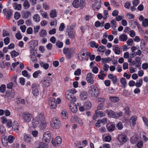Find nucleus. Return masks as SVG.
<instances>
[{
	"label": "nucleus",
	"mask_w": 148,
	"mask_h": 148,
	"mask_svg": "<svg viewBox=\"0 0 148 148\" xmlns=\"http://www.w3.org/2000/svg\"><path fill=\"white\" fill-rule=\"evenodd\" d=\"M39 35L41 37H44L47 35L46 30L44 29H41L39 32Z\"/></svg>",
	"instance_id": "28"
},
{
	"label": "nucleus",
	"mask_w": 148,
	"mask_h": 148,
	"mask_svg": "<svg viewBox=\"0 0 148 148\" xmlns=\"http://www.w3.org/2000/svg\"><path fill=\"white\" fill-rule=\"evenodd\" d=\"M32 126L34 127H36L38 125H39V123L38 122V121H36L35 118L32 119Z\"/></svg>",
	"instance_id": "46"
},
{
	"label": "nucleus",
	"mask_w": 148,
	"mask_h": 148,
	"mask_svg": "<svg viewBox=\"0 0 148 148\" xmlns=\"http://www.w3.org/2000/svg\"><path fill=\"white\" fill-rule=\"evenodd\" d=\"M105 47L104 46H101L98 47V50L100 52H103L105 51Z\"/></svg>",
	"instance_id": "63"
},
{
	"label": "nucleus",
	"mask_w": 148,
	"mask_h": 148,
	"mask_svg": "<svg viewBox=\"0 0 148 148\" xmlns=\"http://www.w3.org/2000/svg\"><path fill=\"white\" fill-rule=\"evenodd\" d=\"M23 140L25 143H29L32 141V139L29 135L25 134H24Z\"/></svg>",
	"instance_id": "19"
},
{
	"label": "nucleus",
	"mask_w": 148,
	"mask_h": 148,
	"mask_svg": "<svg viewBox=\"0 0 148 148\" xmlns=\"http://www.w3.org/2000/svg\"><path fill=\"white\" fill-rule=\"evenodd\" d=\"M39 64L41 67L45 70L47 69L49 66V65L48 64L44 63L42 61H40Z\"/></svg>",
	"instance_id": "31"
},
{
	"label": "nucleus",
	"mask_w": 148,
	"mask_h": 148,
	"mask_svg": "<svg viewBox=\"0 0 148 148\" xmlns=\"http://www.w3.org/2000/svg\"><path fill=\"white\" fill-rule=\"evenodd\" d=\"M33 20L36 22H39L40 21V17L38 14H35L33 16Z\"/></svg>",
	"instance_id": "35"
},
{
	"label": "nucleus",
	"mask_w": 148,
	"mask_h": 148,
	"mask_svg": "<svg viewBox=\"0 0 148 148\" xmlns=\"http://www.w3.org/2000/svg\"><path fill=\"white\" fill-rule=\"evenodd\" d=\"M63 52L66 57L69 59H71L75 53L74 48L73 47L64 48L63 49Z\"/></svg>",
	"instance_id": "6"
},
{
	"label": "nucleus",
	"mask_w": 148,
	"mask_h": 148,
	"mask_svg": "<svg viewBox=\"0 0 148 148\" xmlns=\"http://www.w3.org/2000/svg\"><path fill=\"white\" fill-rule=\"evenodd\" d=\"M22 75L27 78H29L31 77L30 74L26 70H24L22 72Z\"/></svg>",
	"instance_id": "39"
},
{
	"label": "nucleus",
	"mask_w": 148,
	"mask_h": 148,
	"mask_svg": "<svg viewBox=\"0 0 148 148\" xmlns=\"http://www.w3.org/2000/svg\"><path fill=\"white\" fill-rule=\"evenodd\" d=\"M41 83L43 87H48L52 83V78L49 76L45 77L41 81Z\"/></svg>",
	"instance_id": "7"
},
{
	"label": "nucleus",
	"mask_w": 148,
	"mask_h": 148,
	"mask_svg": "<svg viewBox=\"0 0 148 148\" xmlns=\"http://www.w3.org/2000/svg\"><path fill=\"white\" fill-rule=\"evenodd\" d=\"M103 19H106L107 18V17L108 16V12L107 10H105L103 12Z\"/></svg>",
	"instance_id": "64"
},
{
	"label": "nucleus",
	"mask_w": 148,
	"mask_h": 148,
	"mask_svg": "<svg viewBox=\"0 0 148 148\" xmlns=\"http://www.w3.org/2000/svg\"><path fill=\"white\" fill-rule=\"evenodd\" d=\"M61 117L64 119H66L68 117V114L66 110H62L61 113Z\"/></svg>",
	"instance_id": "30"
},
{
	"label": "nucleus",
	"mask_w": 148,
	"mask_h": 148,
	"mask_svg": "<svg viewBox=\"0 0 148 148\" xmlns=\"http://www.w3.org/2000/svg\"><path fill=\"white\" fill-rule=\"evenodd\" d=\"M3 13L6 16V18L7 20L10 19L12 15V12L11 10H8L6 9H4L3 10Z\"/></svg>",
	"instance_id": "16"
},
{
	"label": "nucleus",
	"mask_w": 148,
	"mask_h": 148,
	"mask_svg": "<svg viewBox=\"0 0 148 148\" xmlns=\"http://www.w3.org/2000/svg\"><path fill=\"white\" fill-rule=\"evenodd\" d=\"M12 129L16 132L18 133L19 131L18 127L19 124L16 121H14L12 125Z\"/></svg>",
	"instance_id": "21"
},
{
	"label": "nucleus",
	"mask_w": 148,
	"mask_h": 148,
	"mask_svg": "<svg viewBox=\"0 0 148 148\" xmlns=\"http://www.w3.org/2000/svg\"><path fill=\"white\" fill-rule=\"evenodd\" d=\"M91 103L90 101H87L85 102L83 105V106L86 110L90 109L91 108Z\"/></svg>",
	"instance_id": "25"
},
{
	"label": "nucleus",
	"mask_w": 148,
	"mask_h": 148,
	"mask_svg": "<svg viewBox=\"0 0 148 148\" xmlns=\"http://www.w3.org/2000/svg\"><path fill=\"white\" fill-rule=\"evenodd\" d=\"M69 106L71 112L73 113H76L77 110V106L75 103L72 101H70L69 103Z\"/></svg>",
	"instance_id": "10"
},
{
	"label": "nucleus",
	"mask_w": 148,
	"mask_h": 148,
	"mask_svg": "<svg viewBox=\"0 0 148 148\" xmlns=\"http://www.w3.org/2000/svg\"><path fill=\"white\" fill-rule=\"evenodd\" d=\"M36 148H48V145L43 142H41L39 143V146Z\"/></svg>",
	"instance_id": "37"
},
{
	"label": "nucleus",
	"mask_w": 148,
	"mask_h": 148,
	"mask_svg": "<svg viewBox=\"0 0 148 148\" xmlns=\"http://www.w3.org/2000/svg\"><path fill=\"white\" fill-rule=\"evenodd\" d=\"M105 112L107 113L109 116L115 119H118L122 116L123 114V112L121 111H120L119 112H117L108 109L106 110Z\"/></svg>",
	"instance_id": "3"
},
{
	"label": "nucleus",
	"mask_w": 148,
	"mask_h": 148,
	"mask_svg": "<svg viewBox=\"0 0 148 148\" xmlns=\"http://www.w3.org/2000/svg\"><path fill=\"white\" fill-rule=\"evenodd\" d=\"M115 128V125L111 124L107 127V129L108 131L112 132L114 130Z\"/></svg>",
	"instance_id": "51"
},
{
	"label": "nucleus",
	"mask_w": 148,
	"mask_h": 148,
	"mask_svg": "<svg viewBox=\"0 0 148 148\" xmlns=\"http://www.w3.org/2000/svg\"><path fill=\"white\" fill-rule=\"evenodd\" d=\"M137 118V116H133L130 118V122L132 126H134L135 125Z\"/></svg>",
	"instance_id": "24"
},
{
	"label": "nucleus",
	"mask_w": 148,
	"mask_h": 148,
	"mask_svg": "<svg viewBox=\"0 0 148 148\" xmlns=\"http://www.w3.org/2000/svg\"><path fill=\"white\" fill-rule=\"evenodd\" d=\"M80 98L82 100L86 99L87 97V93L86 91H82L80 94Z\"/></svg>",
	"instance_id": "27"
},
{
	"label": "nucleus",
	"mask_w": 148,
	"mask_h": 148,
	"mask_svg": "<svg viewBox=\"0 0 148 148\" xmlns=\"http://www.w3.org/2000/svg\"><path fill=\"white\" fill-rule=\"evenodd\" d=\"M77 92V90L75 88H72L66 90L65 94L66 99L70 101H76V98L74 95Z\"/></svg>",
	"instance_id": "2"
},
{
	"label": "nucleus",
	"mask_w": 148,
	"mask_h": 148,
	"mask_svg": "<svg viewBox=\"0 0 148 148\" xmlns=\"http://www.w3.org/2000/svg\"><path fill=\"white\" fill-rule=\"evenodd\" d=\"M13 7L15 10H21L22 5L21 4H18L17 2H15L12 4Z\"/></svg>",
	"instance_id": "26"
},
{
	"label": "nucleus",
	"mask_w": 148,
	"mask_h": 148,
	"mask_svg": "<svg viewBox=\"0 0 148 148\" xmlns=\"http://www.w3.org/2000/svg\"><path fill=\"white\" fill-rule=\"evenodd\" d=\"M136 63V67L139 68L140 66L141 63L140 61V58L139 57H136L135 59Z\"/></svg>",
	"instance_id": "32"
},
{
	"label": "nucleus",
	"mask_w": 148,
	"mask_h": 148,
	"mask_svg": "<svg viewBox=\"0 0 148 148\" xmlns=\"http://www.w3.org/2000/svg\"><path fill=\"white\" fill-rule=\"evenodd\" d=\"M17 76L16 75H13L11 78V80L12 81L14 84H16Z\"/></svg>",
	"instance_id": "56"
},
{
	"label": "nucleus",
	"mask_w": 148,
	"mask_h": 148,
	"mask_svg": "<svg viewBox=\"0 0 148 148\" xmlns=\"http://www.w3.org/2000/svg\"><path fill=\"white\" fill-rule=\"evenodd\" d=\"M123 110L124 111V113L126 115H130L131 112L129 108L128 107H126Z\"/></svg>",
	"instance_id": "49"
},
{
	"label": "nucleus",
	"mask_w": 148,
	"mask_h": 148,
	"mask_svg": "<svg viewBox=\"0 0 148 148\" xmlns=\"http://www.w3.org/2000/svg\"><path fill=\"white\" fill-rule=\"evenodd\" d=\"M69 37L71 38L74 39L75 38V32L73 31L67 32Z\"/></svg>",
	"instance_id": "38"
},
{
	"label": "nucleus",
	"mask_w": 148,
	"mask_h": 148,
	"mask_svg": "<svg viewBox=\"0 0 148 148\" xmlns=\"http://www.w3.org/2000/svg\"><path fill=\"white\" fill-rule=\"evenodd\" d=\"M90 46L92 48H97L99 46V44L95 42L92 41L90 42Z\"/></svg>",
	"instance_id": "48"
},
{
	"label": "nucleus",
	"mask_w": 148,
	"mask_h": 148,
	"mask_svg": "<svg viewBox=\"0 0 148 148\" xmlns=\"http://www.w3.org/2000/svg\"><path fill=\"white\" fill-rule=\"evenodd\" d=\"M116 127L119 130H121L123 128V126L121 122H119L116 125Z\"/></svg>",
	"instance_id": "57"
},
{
	"label": "nucleus",
	"mask_w": 148,
	"mask_h": 148,
	"mask_svg": "<svg viewBox=\"0 0 148 148\" xmlns=\"http://www.w3.org/2000/svg\"><path fill=\"white\" fill-rule=\"evenodd\" d=\"M86 53H85L83 50H81L79 53L78 55V58L80 60H83L84 59L87 61L88 59V57L86 55Z\"/></svg>",
	"instance_id": "12"
},
{
	"label": "nucleus",
	"mask_w": 148,
	"mask_h": 148,
	"mask_svg": "<svg viewBox=\"0 0 148 148\" xmlns=\"http://www.w3.org/2000/svg\"><path fill=\"white\" fill-rule=\"evenodd\" d=\"M21 117L24 122L28 123L31 121L33 115L29 112H25L22 113Z\"/></svg>",
	"instance_id": "8"
},
{
	"label": "nucleus",
	"mask_w": 148,
	"mask_h": 148,
	"mask_svg": "<svg viewBox=\"0 0 148 148\" xmlns=\"http://www.w3.org/2000/svg\"><path fill=\"white\" fill-rule=\"evenodd\" d=\"M6 132V130L5 127L3 125H0V132L2 134H4Z\"/></svg>",
	"instance_id": "58"
},
{
	"label": "nucleus",
	"mask_w": 148,
	"mask_h": 148,
	"mask_svg": "<svg viewBox=\"0 0 148 148\" xmlns=\"http://www.w3.org/2000/svg\"><path fill=\"white\" fill-rule=\"evenodd\" d=\"M86 56H87V57H90V59L91 61H92L94 60L95 58V55L93 54L91 55V53L88 51L86 52Z\"/></svg>",
	"instance_id": "45"
},
{
	"label": "nucleus",
	"mask_w": 148,
	"mask_h": 148,
	"mask_svg": "<svg viewBox=\"0 0 148 148\" xmlns=\"http://www.w3.org/2000/svg\"><path fill=\"white\" fill-rule=\"evenodd\" d=\"M79 117L76 115H74L71 116V121L72 123L77 122V119H78Z\"/></svg>",
	"instance_id": "43"
},
{
	"label": "nucleus",
	"mask_w": 148,
	"mask_h": 148,
	"mask_svg": "<svg viewBox=\"0 0 148 148\" xmlns=\"http://www.w3.org/2000/svg\"><path fill=\"white\" fill-rule=\"evenodd\" d=\"M35 118L39 123V125L41 130H43L47 127V123L45 122V119L44 113L40 112Z\"/></svg>",
	"instance_id": "1"
},
{
	"label": "nucleus",
	"mask_w": 148,
	"mask_h": 148,
	"mask_svg": "<svg viewBox=\"0 0 148 148\" xmlns=\"http://www.w3.org/2000/svg\"><path fill=\"white\" fill-rule=\"evenodd\" d=\"M15 94V92L14 91H11L6 93L5 98L8 100H11L14 97Z\"/></svg>",
	"instance_id": "20"
},
{
	"label": "nucleus",
	"mask_w": 148,
	"mask_h": 148,
	"mask_svg": "<svg viewBox=\"0 0 148 148\" xmlns=\"http://www.w3.org/2000/svg\"><path fill=\"white\" fill-rule=\"evenodd\" d=\"M62 139L60 136H58L56 137L54 141H52V144L54 146H56L59 144H61Z\"/></svg>",
	"instance_id": "18"
},
{
	"label": "nucleus",
	"mask_w": 148,
	"mask_h": 148,
	"mask_svg": "<svg viewBox=\"0 0 148 148\" xmlns=\"http://www.w3.org/2000/svg\"><path fill=\"white\" fill-rule=\"evenodd\" d=\"M51 138V135L50 132L47 131L45 132L43 134V140L45 142L48 143L49 142Z\"/></svg>",
	"instance_id": "11"
},
{
	"label": "nucleus",
	"mask_w": 148,
	"mask_h": 148,
	"mask_svg": "<svg viewBox=\"0 0 148 148\" xmlns=\"http://www.w3.org/2000/svg\"><path fill=\"white\" fill-rule=\"evenodd\" d=\"M101 6V0H96L92 6V8L94 10H98Z\"/></svg>",
	"instance_id": "15"
},
{
	"label": "nucleus",
	"mask_w": 148,
	"mask_h": 148,
	"mask_svg": "<svg viewBox=\"0 0 148 148\" xmlns=\"http://www.w3.org/2000/svg\"><path fill=\"white\" fill-rule=\"evenodd\" d=\"M120 82L122 84V87L123 88H125L127 84V82L125 78L122 77L120 79Z\"/></svg>",
	"instance_id": "34"
},
{
	"label": "nucleus",
	"mask_w": 148,
	"mask_h": 148,
	"mask_svg": "<svg viewBox=\"0 0 148 148\" xmlns=\"http://www.w3.org/2000/svg\"><path fill=\"white\" fill-rule=\"evenodd\" d=\"M119 40L120 41L125 42L127 39V35L124 34H122L120 35L119 37Z\"/></svg>",
	"instance_id": "29"
},
{
	"label": "nucleus",
	"mask_w": 148,
	"mask_h": 148,
	"mask_svg": "<svg viewBox=\"0 0 148 148\" xmlns=\"http://www.w3.org/2000/svg\"><path fill=\"white\" fill-rule=\"evenodd\" d=\"M30 12L28 11L23 12L22 13V16L23 18H27L29 16Z\"/></svg>",
	"instance_id": "50"
},
{
	"label": "nucleus",
	"mask_w": 148,
	"mask_h": 148,
	"mask_svg": "<svg viewBox=\"0 0 148 148\" xmlns=\"http://www.w3.org/2000/svg\"><path fill=\"white\" fill-rule=\"evenodd\" d=\"M94 74L91 73H89L87 75L86 80L87 82L90 84H92L94 83Z\"/></svg>",
	"instance_id": "14"
},
{
	"label": "nucleus",
	"mask_w": 148,
	"mask_h": 148,
	"mask_svg": "<svg viewBox=\"0 0 148 148\" xmlns=\"http://www.w3.org/2000/svg\"><path fill=\"white\" fill-rule=\"evenodd\" d=\"M117 139L119 142H126L128 139L127 136L123 134L119 135Z\"/></svg>",
	"instance_id": "17"
},
{
	"label": "nucleus",
	"mask_w": 148,
	"mask_h": 148,
	"mask_svg": "<svg viewBox=\"0 0 148 148\" xmlns=\"http://www.w3.org/2000/svg\"><path fill=\"white\" fill-rule=\"evenodd\" d=\"M142 25L145 27L148 26V19L145 18L142 21Z\"/></svg>",
	"instance_id": "54"
},
{
	"label": "nucleus",
	"mask_w": 148,
	"mask_h": 148,
	"mask_svg": "<svg viewBox=\"0 0 148 148\" xmlns=\"http://www.w3.org/2000/svg\"><path fill=\"white\" fill-rule=\"evenodd\" d=\"M110 23L111 28L115 30V29L116 27V21L114 19L110 21Z\"/></svg>",
	"instance_id": "40"
},
{
	"label": "nucleus",
	"mask_w": 148,
	"mask_h": 148,
	"mask_svg": "<svg viewBox=\"0 0 148 148\" xmlns=\"http://www.w3.org/2000/svg\"><path fill=\"white\" fill-rule=\"evenodd\" d=\"M42 73V72L39 70L36 71L33 74V77L34 78H37Z\"/></svg>",
	"instance_id": "36"
},
{
	"label": "nucleus",
	"mask_w": 148,
	"mask_h": 148,
	"mask_svg": "<svg viewBox=\"0 0 148 148\" xmlns=\"http://www.w3.org/2000/svg\"><path fill=\"white\" fill-rule=\"evenodd\" d=\"M56 45L59 48H61L63 46V43L62 42H60L59 41H57L56 43Z\"/></svg>",
	"instance_id": "61"
},
{
	"label": "nucleus",
	"mask_w": 148,
	"mask_h": 148,
	"mask_svg": "<svg viewBox=\"0 0 148 148\" xmlns=\"http://www.w3.org/2000/svg\"><path fill=\"white\" fill-rule=\"evenodd\" d=\"M40 26L39 25H36L34 26V34L37 33L39 31L40 29Z\"/></svg>",
	"instance_id": "62"
},
{
	"label": "nucleus",
	"mask_w": 148,
	"mask_h": 148,
	"mask_svg": "<svg viewBox=\"0 0 148 148\" xmlns=\"http://www.w3.org/2000/svg\"><path fill=\"white\" fill-rule=\"evenodd\" d=\"M88 92L91 97H97L99 95V89L96 86L92 85L90 87Z\"/></svg>",
	"instance_id": "4"
},
{
	"label": "nucleus",
	"mask_w": 148,
	"mask_h": 148,
	"mask_svg": "<svg viewBox=\"0 0 148 148\" xmlns=\"http://www.w3.org/2000/svg\"><path fill=\"white\" fill-rule=\"evenodd\" d=\"M49 16L50 17L54 18L57 16V12L55 9L52 10L50 11Z\"/></svg>",
	"instance_id": "33"
},
{
	"label": "nucleus",
	"mask_w": 148,
	"mask_h": 148,
	"mask_svg": "<svg viewBox=\"0 0 148 148\" xmlns=\"http://www.w3.org/2000/svg\"><path fill=\"white\" fill-rule=\"evenodd\" d=\"M15 139V138L13 136L10 135L8 136L7 140L9 143H11L13 142Z\"/></svg>",
	"instance_id": "47"
},
{
	"label": "nucleus",
	"mask_w": 148,
	"mask_h": 148,
	"mask_svg": "<svg viewBox=\"0 0 148 148\" xmlns=\"http://www.w3.org/2000/svg\"><path fill=\"white\" fill-rule=\"evenodd\" d=\"M65 28V26L64 24L62 23H61L59 27V30L60 31H63L64 28Z\"/></svg>",
	"instance_id": "60"
},
{
	"label": "nucleus",
	"mask_w": 148,
	"mask_h": 148,
	"mask_svg": "<svg viewBox=\"0 0 148 148\" xmlns=\"http://www.w3.org/2000/svg\"><path fill=\"white\" fill-rule=\"evenodd\" d=\"M19 55L18 52L15 50H13L11 52L10 55L12 58H14L18 56Z\"/></svg>",
	"instance_id": "41"
},
{
	"label": "nucleus",
	"mask_w": 148,
	"mask_h": 148,
	"mask_svg": "<svg viewBox=\"0 0 148 148\" xmlns=\"http://www.w3.org/2000/svg\"><path fill=\"white\" fill-rule=\"evenodd\" d=\"M144 122L145 125L148 127V119L146 117L144 116L142 118Z\"/></svg>",
	"instance_id": "59"
},
{
	"label": "nucleus",
	"mask_w": 148,
	"mask_h": 148,
	"mask_svg": "<svg viewBox=\"0 0 148 148\" xmlns=\"http://www.w3.org/2000/svg\"><path fill=\"white\" fill-rule=\"evenodd\" d=\"M55 99H53L49 103L50 108L51 109H54L57 107V103L55 101Z\"/></svg>",
	"instance_id": "23"
},
{
	"label": "nucleus",
	"mask_w": 148,
	"mask_h": 148,
	"mask_svg": "<svg viewBox=\"0 0 148 148\" xmlns=\"http://www.w3.org/2000/svg\"><path fill=\"white\" fill-rule=\"evenodd\" d=\"M6 90V86L5 84H2L0 87V92L4 93Z\"/></svg>",
	"instance_id": "55"
},
{
	"label": "nucleus",
	"mask_w": 148,
	"mask_h": 148,
	"mask_svg": "<svg viewBox=\"0 0 148 148\" xmlns=\"http://www.w3.org/2000/svg\"><path fill=\"white\" fill-rule=\"evenodd\" d=\"M113 50L114 53L117 54H119L121 53V48L117 45H114L113 46Z\"/></svg>",
	"instance_id": "22"
},
{
	"label": "nucleus",
	"mask_w": 148,
	"mask_h": 148,
	"mask_svg": "<svg viewBox=\"0 0 148 148\" xmlns=\"http://www.w3.org/2000/svg\"><path fill=\"white\" fill-rule=\"evenodd\" d=\"M141 54V51L140 50H138L136 52H134L131 54V57H132L134 56L138 55L140 56Z\"/></svg>",
	"instance_id": "52"
},
{
	"label": "nucleus",
	"mask_w": 148,
	"mask_h": 148,
	"mask_svg": "<svg viewBox=\"0 0 148 148\" xmlns=\"http://www.w3.org/2000/svg\"><path fill=\"white\" fill-rule=\"evenodd\" d=\"M31 88L33 95L35 97L38 96L39 94L38 86L36 84L34 83L32 85Z\"/></svg>",
	"instance_id": "13"
},
{
	"label": "nucleus",
	"mask_w": 148,
	"mask_h": 148,
	"mask_svg": "<svg viewBox=\"0 0 148 148\" xmlns=\"http://www.w3.org/2000/svg\"><path fill=\"white\" fill-rule=\"evenodd\" d=\"M23 5L25 9H27L30 6V5L28 1L25 0L23 3Z\"/></svg>",
	"instance_id": "44"
},
{
	"label": "nucleus",
	"mask_w": 148,
	"mask_h": 148,
	"mask_svg": "<svg viewBox=\"0 0 148 148\" xmlns=\"http://www.w3.org/2000/svg\"><path fill=\"white\" fill-rule=\"evenodd\" d=\"M51 127L55 129L59 128L61 125V123L60 120L57 117L53 118L50 122Z\"/></svg>",
	"instance_id": "5"
},
{
	"label": "nucleus",
	"mask_w": 148,
	"mask_h": 148,
	"mask_svg": "<svg viewBox=\"0 0 148 148\" xmlns=\"http://www.w3.org/2000/svg\"><path fill=\"white\" fill-rule=\"evenodd\" d=\"M109 99L112 102L114 103L117 102L119 100V98L116 97H110Z\"/></svg>",
	"instance_id": "42"
},
{
	"label": "nucleus",
	"mask_w": 148,
	"mask_h": 148,
	"mask_svg": "<svg viewBox=\"0 0 148 148\" xmlns=\"http://www.w3.org/2000/svg\"><path fill=\"white\" fill-rule=\"evenodd\" d=\"M72 5L75 8H79L82 9L84 7L85 4L83 1L80 2L79 0H75L73 1Z\"/></svg>",
	"instance_id": "9"
},
{
	"label": "nucleus",
	"mask_w": 148,
	"mask_h": 148,
	"mask_svg": "<svg viewBox=\"0 0 148 148\" xmlns=\"http://www.w3.org/2000/svg\"><path fill=\"white\" fill-rule=\"evenodd\" d=\"M145 41L144 40L141 39L140 43V47L141 49L143 50L145 48Z\"/></svg>",
	"instance_id": "53"
}]
</instances>
